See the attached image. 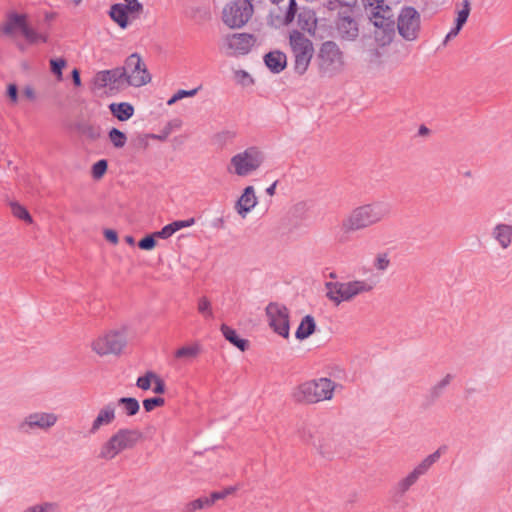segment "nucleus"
Masks as SVG:
<instances>
[{
  "mask_svg": "<svg viewBox=\"0 0 512 512\" xmlns=\"http://www.w3.org/2000/svg\"><path fill=\"white\" fill-rule=\"evenodd\" d=\"M108 15L115 23L119 25L120 28L125 29L128 27L129 13L125 4L116 3L111 5Z\"/></svg>",
  "mask_w": 512,
  "mask_h": 512,
  "instance_id": "nucleus-24",
  "label": "nucleus"
},
{
  "mask_svg": "<svg viewBox=\"0 0 512 512\" xmlns=\"http://www.w3.org/2000/svg\"><path fill=\"white\" fill-rule=\"evenodd\" d=\"M228 47L238 55L248 54L256 42V37L250 33H235L227 39Z\"/></svg>",
  "mask_w": 512,
  "mask_h": 512,
  "instance_id": "nucleus-16",
  "label": "nucleus"
},
{
  "mask_svg": "<svg viewBox=\"0 0 512 512\" xmlns=\"http://www.w3.org/2000/svg\"><path fill=\"white\" fill-rule=\"evenodd\" d=\"M195 223V218H188L185 220H175L171 222V226L176 233L177 231L192 226Z\"/></svg>",
  "mask_w": 512,
  "mask_h": 512,
  "instance_id": "nucleus-54",
  "label": "nucleus"
},
{
  "mask_svg": "<svg viewBox=\"0 0 512 512\" xmlns=\"http://www.w3.org/2000/svg\"><path fill=\"white\" fill-rule=\"evenodd\" d=\"M257 204V197L253 186L244 188L242 195L236 202V210L239 215L245 217Z\"/></svg>",
  "mask_w": 512,
  "mask_h": 512,
  "instance_id": "nucleus-20",
  "label": "nucleus"
},
{
  "mask_svg": "<svg viewBox=\"0 0 512 512\" xmlns=\"http://www.w3.org/2000/svg\"><path fill=\"white\" fill-rule=\"evenodd\" d=\"M16 30H19L25 38H31L32 27L28 24L27 14L17 12H9L7 14V20L1 28L2 33L7 36H12Z\"/></svg>",
  "mask_w": 512,
  "mask_h": 512,
  "instance_id": "nucleus-15",
  "label": "nucleus"
},
{
  "mask_svg": "<svg viewBox=\"0 0 512 512\" xmlns=\"http://www.w3.org/2000/svg\"><path fill=\"white\" fill-rule=\"evenodd\" d=\"M110 78V90H119L124 86H128L127 71L121 67L108 69Z\"/></svg>",
  "mask_w": 512,
  "mask_h": 512,
  "instance_id": "nucleus-27",
  "label": "nucleus"
},
{
  "mask_svg": "<svg viewBox=\"0 0 512 512\" xmlns=\"http://www.w3.org/2000/svg\"><path fill=\"white\" fill-rule=\"evenodd\" d=\"M23 92H24V95H25L28 99H30V100H34V99L36 98L35 91H34V89H33L32 87H30V86H26V87L24 88V91H23Z\"/></svg>",
  "mask_w": 512,
  "mask_h": 512,
  "instance_id": "nucleus-64",
  "label": "nucleus"
},
{
  "mask_svg": "<svg viewBox=\"0 0 512 512\" xmlns=\"http://www.w3.org/2000/svg\"><path fill=\"white\" fill-rule=\"evenodd\" d=\"M152 385L154 386L153 387V392L154 393H156V394H163V393H165V391H166L165 382H164V380L158 374L155 375V379H154V382H153Z\"/></svg>",
  "mask_w": 512,
  "mask_h": 512,
  "instance_id": "nucleus-59",
  "label": "nucleus"
},
{
  "mask_svg": "<svg viewBox=\"0 0 512 512\" xmlns=\"http://www.w3.org/2000/svg\"><path fill=\"white\" fill-rule=\"evenodd\" d=\"M381 8H382V9H381V14H383V16H384V15H389V16H390V19H389V20H385V24H384L383 29H385V30H391V31H392V30H393V27H394V24H395L394 19H393L394 15H393V13H392V9H391V7H390L389 5H387L385 2L383 3V5H382V7H381Z\"/></svg>",
  "mask_w": 512,
  "mask_h": 512,
  "instance_id": "nucleus-52",
  "label": "nucleus"
},
{
  "mask_svg": "<svg viewBox=\"0 0 512 512\" xmlns=\"http://www.w3.org/2000/svg\"><path fill=\"white\" fill-rule=\"evenodd\" d=\"M321 74L332 76L343 66V52L336 42L328 40L321 44L318 55Z\"/></svg>",
  "mask_w": 512,
  "mask_h": 512,
  "instance_id": "nucleus-7",
  "label": "nucleus"
},
{
  "mask_svg": "<svg viewBox=\"0 0 512 512\" xmlns=\"http://www.w3.org/2000/svg\"><path fill=\"white\" fill-rule=\"evenodd\" d=\"M316 329V323L312 316L306 315L302 321L300 322L297 330H296V338L299 340H304L311 336Z\"/></svg>",
  "mask_w": 512,
  "mask_h": 512,
  "instance_id": "nucleus-30",
  "label": "nucleus"
},
{
  "mask_svg": "<svg viewBox=\"0 0 512 512\" xmlns=\"http://www.w3.org/2000/svg\"><path fill=\"white\" fill-rule=\"evenodd\" d=\"M197 238L192 234H181L177 240V246L179 249H183L189 243L196 242Z\"/></svg>",
  "mask_w": 512,
  "mask_h": 512,
  "instance_id": "nucleus-55",
  "label": "nucleus"
},
{
  "mask_svg": "<svg viewBox=\"0 0 512 512\" xmlns=\"http://www.w3.org/2000/svg\"><path fill=\"white\" fill-rule=\"evenodd\" d=\"M10 206H11L12 214L16 218L23 220L26 223H32V221H33L32 216L30 215V213L26 207L19 204L18 202H11Z\"/></svg>",
  "mask_w": 512,
  "mask_h": 512,
  "instance_id": "nucleus-38",
  "label": "nucleus"
},
{
  "mask_svg": "<svg viewBox=\"0 0 512 512\" xmlns=\"http://www.w3.org/2000/svg\"><path fill=\"white\" fill-rule=\"evenodd\" d=\"M75 130L90 141L98 140L102 135L101 127L82 120L75 123Z\"/></svg>",
  "mask_w": 512,
  "mask_h": 512,
  "instance_id": "nucleus-26",
  "label": "nucleus"
},
{
  "mask_svg": "<svg viewBox=\"0 0 512 512\" xmlns=\"http://www.w3.org/2000/svg\"><path fill=\"white\" fill-rule=\"evenodd\" d=\"M302 441L312 450L324 456L332 454L337 447V442L331 432L315 427L303 430Z\"/></svg>",
  "mask_w": 512,
  "mask_h": 512,
  "instance_id": "nucleus-8",
  "label": "nucleus"
},
{
  "mask_svg": "<svg viewBox=\"0 0 512 512\" xmlns=\"http://www.w3.org/2000/svg\"><path fill=\"white\" fill-rule=\"evenodd\" d=\"M388 258H365L359 267V272L365 279L375 281V278L389 266Z\"/></svg>",
  "mask_w": 512,
  "mask_h": 512,
  "instance_id": "nucleus-17",
  "label": "nucleus"
},
{
  "mask_svg": "<svg viewBox=\"0 0 512 512\" xmlns=\"http://www.w3.org/2000/svg\"><path fill=\"white\" fill-rule=\"evenodd\" d=\"M461 29H462L461 27H458L455 24L454 27L447 33V35L445 37V40H444V43H446L451 38L456 37Z\"/></svg>",
  "mask_w": 512,
  "mask_h": 512,
  "instance_id": "nucleus-63",
  "label": "nucleus"
},
{
  "mask_svg": "<svg viewBox=\"0 0 512 512\" xmlns=\"http://www.w3.org/2000/svg\"><path fill=\"white\" fill-rule=\"evenodd\" d=\"M128 13H139L143 10V5L138 0H124Z\"/></svg>",
  "mask_w": 512,
  "mask_h": 512,
  "instance_id": "nucleus-57",
  "label": "nucleus"
},
{
  "mask_svg": "<svg viewBox=\"0 0 512 512\" xmlns=\"http://www.w3.org/2000/svg\"><path fill=\"white\" fill-rule=\"evenodd\" d=\"M104 238L111 244H117L119 241L118 233L114 229L106 228L103 231Z\"/></svg>",
  "mask_w": 512,
  "mask_h": 512,
  "instance_id": "nucleus-60",
  "label": "nucleus"
},
{
  "mask_svg": "<svg viewBox=\"0 0 512 512\" xmlns=\"http://www.w3.org/2000/svg\"><path fill=\"white\" fill-rule=\"evenodd\" d=\"M199 88L200 87H197V88H194L191 90H184V89L178 90L172 97H170L167 100V105L171 106L183 98L195 96L197 94Z\"/></svg>",
  "mask_w": 512,
  "mask_h": 512,
  "instance_id": "nucleus-45",
  "label": "nucleus"
},
{
  "mask_svg": "<svg viewBox=\"0 0 512 512\" xmlns=\"http://www.w3.org/2000/svg\"><path fill=\"white\" fill-rule=\"evenodd\" d=\"M335 383L328 378L306 381L297 386L293 396L297 402L314 404L333 398Z\"/></svg>",
  "mask_w": 512,
  "mask_h": 512,
  "instance_id": "nucleus-3",
  "label": "nucleus"
},
{
  "mask_svg": "<svg viewBox=\"0 0 512 512\" xmlns=\"http://www.w3.org/2000/svg\"><path fill=\"white\" fill-rule=\"evenodd\" d=\"M236 76L238 78L239 83H241L243 86L251 85L254 83V80L250 76V74L244 70L237 71Z\"/></svg>",
  "mask_w": 512,
  "mask_h": 512,
  "instance_id": "nucleus-58",
  "label": "nucleus"
},
{
  "mask_svg": "<svg viewBox=\"0 0 512 512\" xmlns=\"http://www.w3.org/2000/svg\"><path fill=\"white\" fill-rule=\"evenodd\" d=\"M179 259L174 258L173 261H170L168 258H158L156 264H153L157 272L164 277H171L173 275V270L179 266Z\"/></svg>",
  "mask_w": 512,
  "mask_h": 512,
  "instance_id": "nucleus-35",
  "label": "nucleus"
},
{
  "mask_svg": "<svg viewBox=\"0 0 512 512\" xmlns=\"http://www.w3.org/2000/svg\"><path fill=\"white\" fill-rule=\"evenodd\" d=\"M115 403L129 417L136 415L140 410L138 400L133 397H121Z\"/></svg>",
  "mask_w": 512,
  "mask_h": 512,
  "instance_id": "nucleus-34",
  "label": "nucleus"
},
{
  "mask_svg": "<svg viewBox=\"0 0 512 512\" xmlns=\"http://www.w3.org/2000/svg\"><path fill=\"white\" fill-rule=\"evenodd\" d=\"M94 84L98 88L108 87L110 89V78L108 70H102L97 72L94 77Z\"/></svg>",
  "mask_w": 512,
  "mask_h": 512,
  "instance_id": "nucleus-48",
  "label": "nucleus"
},
{
  "mask_svg": "<svg viewBox=\"0 0 512 512\" xmlns=\"http://www.w3.org/2000/svg\"><path fill=\"white\" fill-rule=\"evenodd\" d=\"M389 209L385 203L377 202L360 206L343 222L345 231H356L380 221Z\"/></svg>",
  "mask_w": 512,
  "mask_h": 512,
  "instance_id": "nucleus-4",
  "label": "nucleus"
},
{
  "mask_svg": "<svg viewBox=\"0 0 512 512\" xmlns=\"http://www.w3.org/2000/svg\"><path fill=\"white\" fill-rule=\"evenodd\" d=\"M25 39L27 40V42L29 44H36L38 42L47 43L48 42V35L47 34L38 33V32H36L32 28V36H31V38L26 37Z\"/></svg>",
  "mask_w": 512,
  "mask_h": 512,
  "instance_id": "nucleus-56",
  "label": "nucleus"
},
{
  "mask_svg": "<svg viewBox=\"0 0 512 512\" xmlns=\"http://www.w3.org/2000/svg\"><path fill=\"white\" fill-rule=\"evenodd\" d=\"M117 418V405L115 402L110 401L102 405L93 418L89 433L94 435L98 433L102 428L112 425Z\"/></svg>",
  "mask_w": 512,
  "mask_h": 512,
  "instance_id": "nucleus-14",
  "label": "nucleus"
},
{
  "mask_svg": "<svg viewBox=\"0 0 512 512\" xmlns=\"http://www.w3.org/2000/svg\"><path fill=\"white\" fill-rule=\"evenodd\" d=\"M220 330L227 341H229L231 344L236 346L241 351L246 350L248 346V341L240 338L233 328L229 327L226 324H222Z\"/></svg>",
  "mask_w": 512,
  "mask_h": 512,
  "instance_id": "nucleus-29",
  "label": "nucleus"
},
{
  "mask_svg": "<svg viewBox=\"0 0 512 512\" xmlns=\"http://www.w3.org/2000/svg\"><path fill=\"white\" fill-rule=\"evenodd\" d=\"M470 10H471L470 1L469 0H463V2H462V9L458 11L457 17L455 19V24L458 27L463 28V26L465 25V23L468 20V17H469V14H470Z\"/></svg>",
  "mask_w": 512,
  "mask_h": 512,
  "instance_id": "nucleus-39",
  "label": "nucleus"
},
{
  "mask_svg": "<svg viewBox=\"0 0 512 512\" xmlns=\"http://www.w3.org/2000/svg\"><path fill=\"white\" fill-rule=\"evenodd\" d=\"M236 488L234 487H227L223 489L222 491H215L210 494V496H207L210 506L212 507L216 501L225 499L227 496L235 493Z\"/></svg>",
  "mask_w": 512,
  "mask_h": 512,
  "instance_id": "nucleus-46",
  "label": "nucleus"
},
{
  "mask_svg": "<svg viewBox=\"0 0 512 512\" xmlns=\"http://www.w3.org/2000/svg\"><path fill=\"white\" fill-rule=\"evenodd\" d=\"M71 78H72V82H73L74 86L80 87L82 85L80 71L77 68H74L72 70Z\"/></svg>",
  "mask_w": 512,
  "mask_h": 512,
  "instance_id": "nucleus-62",
  "label": "nucleus"
},
{
  "mask_svg": "<svg viewBox=\"0 0 512 512\" xmlns=\"http://www.w3.org/2000/svg\"><path fill=\"white\" fill-rule=\"evenodd\" d=\"M200 352H201V346L198 343H193V344L184 345V346L178 348L175 351L174 356L176 359H179V360H192V359L198 357Z\"/></svg>",
  "mask_w": 512,
  "mask_h": 512,
  "instance_id": "nucleus-32",
  "label": "nucleus"
},
{
  "mask_svg": "<svg viewBox=\"0 0 512 512\" xmlns=\"http://www.w3.org/2000/svg\"><path fill=\"white\" fill-rule=\"evenodd\" d=\"M263 153L257 147H249L231 158V164L238 176H247L263 163Z\"/></svg>",
  "mask_w": 512,
  "mask_h": 512,
  "instance_id": "nucleus-11",
  "label": "nucleus"
},
{
  "mask_svg": "<svg viewBox=\"0 0 512 512\" xmlns=\"http://www.w3.org/2000/svg\"><path fill=\"white\" fill-rule=\"evenodd\" d=\"M210 507L211 506H210L209 500L206 496V497H200V498L190 501L189 503L186 504L185 510H186V512H196L198 510H202V509L210 508Z\"/></svg>",
  "mask_w": 512,
  "mask_h": 512,
  "instance_id": "nucleus-40",
  "label": "nucleus"
},
{
  "mask_svg": "<svg viewBox=\"0 0 512 512\" xmlns=\"http://www.w3.org/2000/svg\"><path fill=\"white\" fill-rule=\"evenodd\" d=\"M7 96L14 103L18 101V87L16 84L11 83L7 86Z\"/></svg>",
  "mask_w": 512,
  "mask_h": 512,
  "instance_id": "nucleus-61",
  "label": "nucleus"
},
{
  "mask_svg": "<svg viewBox=\"0 0 512 512\" xmlns=\"http://www.w3.org/2000/svg\"><path fill=\"white\" fill-rule=\"evenodd\" d=\"M253 13V0H232L223 8L222 21L231 29H239L249 22Z\"/></svg>",
  "mask_w": 512,
  "mask_h": 512,
  "instance_id": "nucleus-6",
  "label": "nucleus"
},
{
  "mask_svg": "<svg viewBox=\"0 0 512 512\" xmlns=\"http://www.w3.org/2000/svg\"><path fill=\"white\" fill-rule=\"evenodd\" d=\"M127 346V336L123 329H110L96 335L89 343L91 352L100 357L120 356Z\"/></svg>",
  "mask_w": 512,
  "mask_h": 512,
  "instance_id": "nucleus-2",
  "label": "nucleus"
},
{
  "mask_svg": "<svg viewBox=\"0 0 512 512\" xmlns=\"http://www.w3.org/2000/svg\"><path fill=\"white\" fill-rule=\"evenodd\" d=\"M297 13V2L296 0H289L288 7L284 15V24H290Z\"/></svg>",
  "mask_w": 512,
  "mask_h": 512,
  "instance_id": "nucleus-51",
  "label": "nucleus"
},
{
  "mask_svg": "<svg viewBox=\"0 0 512 512\" xmlns=\"http://www.w3.org/2000/svg\"><path fill=\"white\" fill-rule=\"evenodd\" d=\"M493 235L499 244L506 248L511 243L512 239V226L507 224H498L493 230Z\"/></svg>",
  "mask_w": 512,
  "mask_h": 512,
  "instance_id": "nucleus-31",
  "label": "nucleus"
},
{
  "mask_svg": "<svg viewBox=\"0 0 512 512\" xmlns=\"http://www.w3.org/2000/svg\"><path fill=\"white\" fill-rule=\"evenodd\" d=\"M59 421V416L50 411H34L27 414L19 423L18 429L22 433L35 431L48 432L53 429Z\"/></svg>",
  "mask_w": 512,
  "mask_h": 512,
  "instance_id": "nucleus-9",
  "label": "nucleus"
},
{
  "mask_svg": "<svg viewBox=\"0 0 512 512\" xmlns=\"http://www.w3.org/2000/svg\"><path fill=\"white\" fill-rule=\"evenodd\" d=\"M336 28L342 40L355 41L359 36L358 24L355 19L349 15L339 16Z\"/></svg>",
  "mask_w": 512,
  "mask_h": 512,
  "instance_id": "nucleus-18",
  "label": "nucleus"
},
{
  "mask_svg": "<svg viewBox=\"0 0 512 512\" xmlns=\"http://www.w3.org/2000/svg\"><path fill=\"white\" fill-rule=\"evenodd\" d=\"M418 479L419 477L414 472L411 471L406 477H404L398 482V490L402 493L406 492L412 485H414L417 482Z\"/></svg>",
  "mask_w": 512,
  "mask_h": 512,
  "instance_id": "nucleus-47",
  "label": "nucleus"
},
{
  "mask_svg": "<svg viewBox=\"0 0 512 512\" xmlns=\"http://www.w3.org/2000/svg\"><path fill=\"white\" fill-rule=\"evenodd\" d=\"M363 5L365 7L371 8V18H373V24L377 28H383L385 24V20H389V15L381 14V7L384 3V0H362Z\"/></svg>",
  "mask_w": 512,
  "mask_h": 512,
  "instance_id": "nucleus-23",
  "label": "nucleus"
},
{
  "mask_svg": "<svg viewBox=\"0 0 512 512\" xmlns=\"http://www.w3.org/2000/svg\"><path fill=\"white\" fill-rule=\"evenodd\" d=\"M32 512H61L60 505L56 502H42L30 506Z\"/></svg>",
  "mask_w": 512,
  "mask_h": 512,
  "instance_id": "nucleus-43",
  "label": "nucleus"
},
{
  "mask_svg": "<svg viewBox=\"0 0 512 512\" xmlns=\"http://www.w3.org/2000/svg\"><path fill=\"white\" fill-rule=\"evenodd\" d=\"M165 404V400L162 397L148 398L143 401V407L146 412H151L157 407H162Z\"/></svg>",
  "mask_w": 512,
  "mask_h": 512,
  "instance_id": "nucleus-50",
  "label": "nucleus"
},
{
  "mask_svg": "<svg viewBox=\"0 0 512 512\" xmlns=\"http://www.w3.org/2000/svg\"><path fill=\"white\" fill-rule=\"evenodd\" d=\"M108 108L113 117L122 122L129 120L135 112L134 106L128 102L111 103Z\"/></svg>",
  "mask_w": 512,
  "mask_h": 512,
  "instance_id": "nucleus-25",
  "label": "nucleus"
},
{
  "mask_svg": "<svg viewBox=\"0 0 512 512\" xmlns=\"http://www.w3.org/2000/svg\"><path fill=\"white\" fill-rule=\"evenodd\" d=\"M289 43L295 58L294 71L303 75L307 71L313 56V43L298 30L290 32Z\"/></svg>",
  "mask_w": 512,
  "mask_h": 512,
  "instance_id": "nucleus-5",
  "label": "nucleus"
},
{
  "mask_svg": "<svg viewBox=\"0 0 512 512\" xmlns=\"http://www.w3.org/2000/svg\"><path fill=\"white\" fill-rule=\"evenodd\" d=\"M123 68L127 71L128 86L138 88L151 81V74L137 52L130 54L125 59Z\"/></svg>",
  "mask_w": 512,
  "mask_h": 512,
  "instance_id": "nucleus-12",
  "label": "nucleus"
},
{
  "mask_svg": "<svg viewBox=\"0 0 512 512\" xmlns=\"http://www.w3.org/2000/svg\"><path fill=\"white\" fill-rule=\"evenodd\" d=\"M376 281L370 279L353 280L346 282L349 301L355 297L371 292L375 287Z\"/></svg>",
  "mask_w": 512,
  "mask_h": 512,
  "instance_id": "nucleus-22",
  "label": "nucleus"
},
{
  "mask_svg": "<svg viewBox=\"0 0 512 512\" xmlns=\"http://www.w3.org/2000/svg\"><path fill=\"white\" fill-rule=\"evenodd\" d=\"M441 456V449L436 450L434 453L423 459L414 469V472L418 477L424 475L430 467L438 461Z\"/></svg>",
  "mask_w": 512,
  "mask_h": 512,
  "instance_id": "nucleus-36",
  "label": "nucleus"
},
{
  "mask_svg": "<svg viewBox=\"0 0 512 512\" xmlns=\"http://www.w3.org/2000/svg\"><path fill=\"white\" fill-rule=\"evenodd\" d=\"M196 310L204 321L215 319V312L211 300L207 296H200L196 301Z\"/></svg>",
  "mask_w": 512,
  "mask_h": 512,
  "instance_id": "nucleus-28",
  "label": "nucleus"
},
{
  "mask_svg": "<svg viewBox=\"0 0 512 512\" xmlns=\"http://www.w3.org/2000/svg\"><path fill=\"white\" fill-rule=\"evenodd\" d=\"M265 66L273 74L281 73L287 66V56L280 50H273L263 57Z\"/></svg>",
  "mask_w": 512,
  "mask_h": 512,
  "instance_id": "nucleus-19",
  "label": "nucleus"
},
{
  "mask_svg": "<svg viewBox=\"0 0 512 512\" xmlns=\"http://www.w3.org/2000/svg\"><path fill=\"white\" fill-rule=\"evenodd\" d=\"M108 169V161L106 159H100L92 165L91 174L95 180L101 179Z\"/></svg>",
  "mask_w": 512,
  "mask_h": 512,
  "instance_id": "nucleus-42",
  "label": "nucleus"
},
{
  "mask_svg": "<svg viewBox=\"0 0 512 512\" xmlns=\"http://www.w3.org/2000/svg\"><path fill=\"white\" fill-rule=\"evenodd\" d=\"M108 138L117 149L123 148L127 142V135L116 127H112L108 131Z\"/></svg>",
  "mask_w": 512,
  "mask_h": 512,
  "instance_id": "nucleus-37",
  "label": "nucleus"
},
{
  "mask_svg": "<svg viewBox=\"0 0 512 512\" xmlns=\"http://www.w3.org/2000/svg\"><path fill=\"white\" fill-rule=\"evenodd\" d=\"M269 326L275 333L288 338L290 333L289 310L280 303H269L265 309Z\"/></svg>",
  "mask_w": 512,
  "mask_h": 512,
  "instance_id": "nucleus-13",
  "label": "nucleus"
},
{
  "mask_svg": "<svg viewBox=\"0 0 512 512\" xmlns=\"http://www.w3.org/2000/svg\"><path fill=\"white\" fill-rule=\"evenodd\" d=\"M155 375V372L147 371L144 375L137 378L136 386L144 391L149 390L154 382Z\"/></svg>",
  "mask_w": 512,
  "mask_h": 512,
  "instance_id": "nucleus-41",
  "label": "nucleus"
},
{
  "mask_svg": "<svg viewBox=\"0 0 512 512\" xmlns=\"http://www.w3.org/2000/svg\"><path fill=\"white\" fill-rule=\"evenodd\" d=\"M156 244H157V240L153 233L145 235L137 243V245L140 249L146 250V251L153 249L156 246Z\"/></svg>",
  "mask_w": 512,
  "mask_h": 512,
  "instance_id": "nucleus-49",
  "label": "nucleus"
},
{
  "mask_svg": "<svg viewBox=\"0 0 512 512\" xmlns=\"http://www.w3.org/2000/svg\"><path fill=\"white\" fill-rule=\"evenodd\" d=\"M136 430L121 428L109 436L99 447L97 458L109 462L125 450L133 448L139 440Z\"/></svg>",
  "mask_w": 512,
  "mask_h": 512,
  "instance_id": "nucleus-1",
  "label": "nucleus"
},
{
  "mask_svg": "<svg viewBox=\"0 0 512 512\" xmlns=\"http://www.w3.org/2000/svg\"><path fill=\"white\" fill-rule=\"evenodd\" d=\"M326 296L335 305L348 302V291L346 282H329L326 284Z\"/></svg>",
  "mask_w": 512,
  "mask_h": 512,
  "instance_id": "nucleus-21",
  "label": "nucleus"
},
{
  "mask_svg": "<svg viewBox=\"0 0 512 512\" xmlns=\"http://www.w3.org/2000/svg\"><path fill=\"white\" fill-rule=\"evenodd\" d=\"M298 26L303 31L314 33L316 28L315 13L312 11H303L298 14L297 17Z\"/></svg>",
  "mask_w": 512,
  "mask_h": 512,
  "instance_id": "nucleus-33",
  "label": "nucleus"
},
{
  "mask_svg": "<svg viewBox=\"0 0 512 512\" xmlns=\"http://www.w3.org/2000/svg\"><path fill=\"white\" fill-rule=\"evenodd\" d=\"M420 26V13L412 6H403L397 18L399 35L406 41H414L418 38Z\"/></svg>",
  "mask_w": 512,
  "mask_h": 512,
  "instance_id": "nucleus-10",
  "label": "nucleus"
},
{
  "mask_svg": "<svg viewBox=\"0 0 512 512\" xmlns=\"http://www.w3.org/2000/svg\"><path fill=\"white\" fill-rule=\"evenodd\" d=\"M66 65L67 61L64 58L50 59V70L58 79H62L63 69Z\"/></svg>",
  "mask_w": 512,
  "mask_h": 512,
  "instance_id": "nucleus-44",
  "label": "nucleus"
},
{
  "mask_svg": "<svg viewBox=\"0 0 512 512\" xmlns=\"http://www.w3.org/2000/svg\"><path fill=\"white\" fill-rule=\"evenodd\" d=\"M174 230L171 226V224H167L165 225L164 227H162L159 231H155L153 232L156 240L157 239H168L169 237H171L173 234H174Z\"/></svg>",
  "mask_w": 512,
  "mask_h": 512,
  "instance_id": "nucleus-53",
  "label": "nucleus"
}]
</instances>
